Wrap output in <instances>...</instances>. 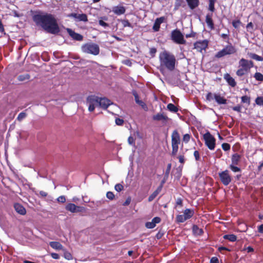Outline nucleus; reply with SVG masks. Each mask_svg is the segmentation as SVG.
<instances>
[{"label":"nucleus","instance_id":"1","mask_svg":"<svg viewBox=\"0 0 263 263\" xmlns=\"http://www.w3.org/2000/svg\"><path fill=\"white\" fill-rule=\"evenodd\" d=\"M35 24L41 27L46 32L51 34H57L60 32V28L54 16L48 13L40 12L32 16Z\"/></svg>","mask_w":263,"mask_h":263},{"label":"nucleus","instance_id":"2","mask_svg":"<svg viewBox=\"0 0 263 263\" xmlns=\"http://www.w3.org/2000/svg\"><path fill=\"white\" fill-rule=\"evenodd\" d=\"M159 59V70L162 73L165 69L173 71L175 69L176 59L173 53L164 50L160 53Z\"/></svg>","mask_w":263,"mask_h":263},{"label":"nucleus","instance_id":"3","mask_svg":"<svg viewBox=\"0 0 263 263\" xmlns=\"http://www.w3.org/2000/svg\"><path fill=\"white\" fill-rule=\"evenodd\" d=\"M209 7L208 10L211 12V13H208L205 16V22L207 26L210 30H214L215 28L214 21L213 20V13L215 12V4L216 0H208Z\"/></svg>","mask_w":263,"mask_h":263},{"label":"nucleus","instance_id":"4","mask_svg":"<svg viewBox=\"0 0 263 263\" xmlns=\"http://www.w3.org/2000/svg\"><path fill=\"white\" fill-rule=\"evenodd\" d=\"M180 142V137L178 132L177 130H174L171 135L172 156L175 157L177 155Z\"/></svg>","mask_w":263,"mask_h":263},{"label":"nucleus","instance_id":"5","mask_svg":"<svg viewBox=\"0 0 263 263\" xmlns=\"http://www.w3.org/2000/svg\"><path fill=\"white\" fill-rule=\"evenodd\" d=\"M237 50L234 46L230 43L229 45L226 46L222 49L217 52L215 55V58L217 59H220L227 55H230L235 53Z\"/></svg>","mask_w":263,"mask_h":263},{"label":"nucleus","instance_id":"6","mask_svg":"<svg viewBox=\"0 0 263 263\" xmlns=\"http://www.w3.org/2000/svg\"><path fill=\"white\" fill-rule=\"evenodd\" d=\"M171 40L177 44H185L186 41L184 39V36L180 30L176 29L171 32Z\"/></svg>","mask_w":263,"mask_h":263},{"label":"nucleus","instance_id":"7","mask_svg":"<svg viewBox=\"0 0 263 263\" xmlns=\"http://www.w3.org/2000/svg\"><path fill=\"white\" fill-rule=\"evenodd\" d=\"M82 50L85 53L95 55H98L100 52L99 47L96 44H85L82 46Z\"/></svg>","mask_w":263,"mask_h":263},{"label":"nucleus","instance_id":"8","mask_svg":"<svg viewBox=\"0 0 263 263\" xmlns=\"http://www.w3.org/2000/svg\"><path fill=\"white\" fill-rule=\"evenodd\" d=\"M203 137L205 145L209 149L213 150L215 148L216 145V139L212 135L209 131H208L203 135Z\"/></svg>","mask_w":263,"mask_h":263},{"label":"nucleus","instance_id":"9","mask_svg":"<svg viewBox=\"0 0 263 263\" xmlns=\"http://www.w3.org/2000/svg\"><path fill=\"white\" fill-rule=\"evenodd\" d=\"M194 214V211L193 210L190 209H186L182 215H178L176 217V222L177 223H182L184 222L187 219L192 218Z\"/></svg>","mask_w":263,"mask_h":263},{"label":"nucleus","instance_id":"10","mask_svg":"<svg viewBox=\"0 0 263 263\" xmlns=\"http://www.w3.org/2000/svg\"><path fill=\"white\" fill-rule=\"evenodd\" d=\"M221 182L225 186L228 185L232 181V177L227 170L218 173Z\"/></svg>","mask_w":263,"mask_h":263},{"label":"nucleus","instance_id":"11","mask_svg":"<svg viewBox=\"0 0 263 263\" xmlns=\"http://www.w3.org/2000/svg\"><path fill=\"white\" fill-rule=\"evenodd\" d=\"M88 105V110L93 111L95 109V106L98 105V97L93 95L89 96L86 100Z\"/></svg>","mask_w":263,"mask_h":263},{"label":"nucleus","instance_id":"12","mask_svg":"<svg viewBox=\"0 0 263 263\" xmlns=\"http://www.w3.org/2000/svg\"><path fill=\"white\" fill-rule=\"evenodd\" d=\"M239 66L249 72L250 69L254 66V63L252 61L242 58L239 61Z\"/></svg>","mask_w":263,"mask_h":263},{"label":"nucleus","instance_id":"13","mask_svg":"<svg viewBox=\"0 0 263 263\" xmlns=\"http://www.w3.org/2000/svg\"><path fill=\"white\" fill-rule=\"evenodd\" d=\"M194 48L197 51L201 52L203 50H205L208 46V41L206 40L197 41L194 44Z\"/></svg>","mask_w":263,"mask_h":263},{"label":"nucleus","instance_id":"14","mask_svg":"<svg viewBox=\"0 0 263 263\" xmlns=\"http://www.w3.org/2000/svg\"><path fill=\"white\" fill-rule=\"evenodd\" d=\"M111 104V101L105 98H99L98 97V105L103 109H106Z\"/></svg>","mask_w":263,"mask_h":263},{"label":"nucleus","instance_id":"15","mask_svg":"<svg viewBox=\"0 0 263 263\" xmlns=\"http://www.w3.org/2000/svg\"><path fill=\"white\" fill-rule=\"evenodd\" d=\"M67 31L69 35L74 40L78 41H81L83 40V36L78 33L75 32L71 29L67 28Z\"/></svg>","mask_w":263,"mask_h":263},{"label":"nucleus","instance_id":"16","mask_svg":"<svg viewBox=\"0 0 263 263\" xmlns=\"http://www.w3.org/2000/svg\"><path fill=\"white\" fill-rule=\"evenodd\" d=\"M112 11L117 15H121L125 13L126 8L123 6L118 5L112 7Z\"/></svg>","mask_w":263,"mask_h":263},{"label":"nucleus","instance_id":"17","mask_svg":"<svg viewBox=\"0 0 263 263\" xmlns=\"http://www.w3.org/2000/svg\"><path fill=\"white\" fill-rule=\"evenodd\" d=\"M161 218L159 217H155L150 222H147L145 223V227L148 229H153L155 228L156 224L161 222Z\"/></svg>","mask_w":263,"mask_h":263},{"label":"nucleus","instance_id":"18","mask_svg":"<svg viewBox=\"0 0 263 263\" xmlns=\"http://www.w3.org/2000/svg\"><path fill=\"white\" fill-rule=\"evenodd\" d=\"M164 20L165 17L164 16H161L156 19L153 27V29L154 31L157 32L159 30L160 25L164 22Z\"/></svg>","mask_w":263,"mask_h":263},{"label":"nucleus","instance_id":"19","mask_svg":"<svg viewBox=\"0 0 263 263\" xmlns=\"http://www.w3.org/2000/svg\"><path fill=\"white\" fill-rule=\"evenodd\" d=\"M69 16L77 18L79 21H83L84 22L88 21L87 16L84 13L78 14L75 13H72L69 15Z\"/></svg>","mask_w":263,"mask_h":263},{"label":"nucleus","instance_id":"20","mask_svg":"<svg viewBox=\"0 0 263 263\" xmlns=\"http://www.w3.org/2000/svg\"><path fill=\"white\" fill-rule=\"evenodd\" d=\"M14 208L16 212L20 215H24L26 213V210L25 208L20 203H15L14 204Z\"/></svg>","mask_w":263,"mask_h":263},{"label":"nucleus","instance_id":"21","mask_svg":"<svg viewBox=\"0 0 263 263\" xmlns=\"http://www.w3.org/2000/svg\"><path fill=\"white\" fill-rule=\"evenodd\" d=\"M224 79L229 85L232 87H234L236 85V82L234 78H233L230 74L226 73L224 75Z\"/></svg>","mask_w":263,"mask_h":263},{"label":"nucleus","instance_id":"22","mask_svg":"<svg viewBox=\"0 0 263 263\" xmlns=\"http://www.w3.org/2000/svg\"><path fill=\"white\" fill-rule=\"evenodd\" d=\"M189 7L193 10L199 5V0H186Z\"/></svg>","mask_w":263,"mask_h":263},{"label":"nucleus","instance_id":"23","mask_svg":"<svg viewBox=\"0 0 263 263\" xmlns=\"http://www.w3.org/2000/svg\"><path fill=\"white\" fill-rule=\"evenodd\" d=\"M153 119L155 121H166L168 117L163 113H158L153 116Z\"/></svg>","mask_w":263,"mask_h":263},{"label":"nucleus","instance_id":"24","mask_svg":"<svg viewBox=\"0 0 263 263\" xmlns=\"http://www.w3.org/2000/svg\"><path fill=\"white\" fill-rule=\"evenodd\" d=\"M214 99L219 104H225L227 103V99L221 97L219 94H214Z\"/></svg>","mask_w":263,"mask_h":263},{"label":"nucleus","instance_id":"25","mask_svg":"<svg viewBox=\"0 0 263 263\" xmlns=\"http://www.w3.org/2000/svg\"><path fill=\"white\" fill-rule=\"evenodd\" d=\"M50 246L55 250H62L64 249L63 246L58 241H51L49 242Z\"/></svg>","mask_w":263,"mask_h":263},{"label":"nucleus","instance_id":"26","mask_svg":"<svg viewBox=\"0 0 263 263\" xmlns=\"http://www.w3.org/2000/svg\"><path fill=\"white\" fill-rule=\"evenodd\" d=\"M241 158V156L237 153H235L232 156L231 164L238 165Z\"/></svg>","mask_w":263,"mask_h":263},{"label":"nucleus","instance_id":"27","mask_svg":"<svg viewBox=\"0 0 263 263\" xmlns=\"http://www.w3.org/2000/svg\"><path fill=\"white\" fill-rule=\"evenodd\" d=\"M192 230L193 233L197 235H201L203 233V230L199 228L197 225H193Z\"/></svg>","mask_w":263,"mask_h":263},{"label":"nucleus","instance_id":"28","mask_svg":"<svg viewBox=\"0 0 263 263\" xmlns=\"http://www.w3.org/2000/svg\"><path fill=\"white\" fill-rule=\"evenodd\" d=\"M248 55L249 57L257 61H263V58L261 56H259L255 53H252V52H248Z\"/></svg>","mask_w":263,"mask_h":263},{"label":"nucleus","instance_id":"29","mask_svg":"<svg viewBox=\"0 0 263 263\" xmlns=\"http://www.w3.org/2000/svg\"><path fill=\"white\" fill-rule=\"evenodd\" d=\"M76 204H74V203H70L66 205V206H65V209L67 211H69L71 213H76Z\"/></svg>","mask_w":263,"mask_h":263},{"label":"nucleus","instance_id":"30","mask_svg":"<svg viewBox=\"0 0 263 263\" xmlns=\"http://www.w3.org/2000/svg\"><path fill=\"white\" fill-rule=\"evenodd\" d=\"M224 239L229 240L230 241L234 242L237 240V236L234 234H227L223 237Z\"/></svg>","mask_w":263,"mask_h":263},{"label":"nucleus","instance_id":"31","mask_svg":"<svg viewBox=\"0 0 263 263\" xmlns=\"http://www.w3.org/2000/svg\"><path fill=\"white\" fill-rule=\"evenodd\" d=\"M63 251V256L64 257L68 260H72L73 259V257L72 254L68 252L66 249L64 248L62 250Z\"/></svg>","mask_w":263,"mask_h":263},{"label":"nucleus","instance_id":"32","mask_svg":"<svg viewBox=\"0 0 263 263\" xmlns=\"http://www.w3.org/2000/svg\"><path fill=\"white\" fill-rule=\"evenodd\" d=\"M30 78V76L28 74H20L17 77V80L20 82L28 80Z\"/></svg>","mask_w":263,"mask_h":263},{"label":"nucleus","instance_id":"33","mask_svg":"<svg viewBox=\"0 0 263 263\" xmlns=\"http://www.w3.org/2000/svg\"><path fill=\"white\" fill-rule=\"evenodd\" d=\"M248 72L249 71L241 67L236 71V74L238 77H242Z\"/></svg>","mask_w":263,"mask_h":263},{"label":"nucleus","instance_id":"34","mask_svg":"<svg viewBox=\"0 0 263 263\" xmlns=\"http://www.w3.org/2000/svg\"><path fill=\"white\" fill-rule=\"evenodd\" d=\"M167 108L170 111H172L173 112H176L178 110V108L172 103H169L167 105Z\"/></svg>","mask_w":263,"mask_h":263},{"label":"nucleus","instance_id":"35","mask_svg":"<svg viewBox=\"0 0 263 263\" xmlns=\"http://www.w3.org/2000/svg\"><path fill=\"white\" fill-rule=\"evenodd\" d=\"M254 77L256 80L262 82L263 81V74L260 72H256L254 75Z\"/></svg>","mask_w":263,"mask_h":263},{"label":"nucleus","instance_id":"36","mask_svg":"<svg viewBox=\"0 0 263 263\" xmlns=\"http://www.w3.org/2000/svg\"><path fill=\"white\" fill-rule=\"evenodd\" d=\"M241 102L243 103H247L248 105L250 104V97L247 96H243L241 98Z\"/></svg>","mask_w":263,"mask_h":263},{"label":"nucleus","instance_id":"37","mask_svg":"<svg viewBox=\"0 0 263 263\" xmlns=\"http://www.w3.org/2000/svg\"><path fill=\"white\" fill-rule=\"evenodd\" d=\"M232 24L234 28L237 29L241 24V22L239 20H234L232 21Z\"/></svg>","mask_w":263,"mask_h":263},{"label":"nucleus","instance_id":"38","mask_svg":"<svg viewBox=\"0 0 263 263\" xmlns=\"http://www.w3.org/2000/svg\"><path fill=\"white\" fill-rule=\"evenodd\" d=\"M121 22L122 24V25L124 27H132V24L129 23L128 20H121Z\"/></svg>","mask_w":263,"mask_h":263},{"label":"nucleus","instance_id":"39","mask_svg":"<svg viewBox=\"0 0 263 263\" xmlns=\"http://www.w3.org/2000/svg\"><path fill=\"white\" fill-rule=\"evenodd\" d=\"M137 104L140 105L145 111H147L148 110L147 105L142 100L139 101Z\"/></svg>","mask_w":263,"mask_h":263},{"label":"nucleus","instance_id":"40","mask_svg":"<svg viewBox=\"0 0 263 263\" xmlns=\"http://www.w3.org/2000/svg\"><path fill=\"white\" fill-rule=\"evenodd\" d=\"M27 116V114L25 112H21L20 113L17 117V120L19 121H21Z\"/></svg>","mask_w":263,"mask_h":263},{"label":"nucleus","instance_id":"41","mask_svg":"<svg viewBox=\"0 0 263 263\" xmlns=\"http://www.w3.org/2000/svg\"><path fill=\"white\" fill-rule=\"evenodd\" d=\"M222 148L224 151H228L230 149L231 145L228 143H223L221 145Z\"/></svg>","mask_w":263,"mask_h":263},{"label":"nucleus","instance_id":"42","mask_svg":"<svg viewBox=\"0 0 263 263\" xmlns=\"http://www.w3.org/2000/svg\"><path fill=\"white\" fill-rule=\"evenodd\" d=\"M157 191H155L148 198V201H152L153 200L156 196L158 195Z\"/></svg>","mask_w":263,"mask_h":263},{"label":"nucleus","instance_id":"43","mask_svg":"<svg viewBox=\"0 0 263 263\" xmlns=\"http://www.w3.org/2000/svg\"><path fill=\"white\" fill-rule=\"evenodd\" d=\"M235 165V164H231L230 165V169L234 172H241V169L239 167Z\"/></svg>","mask_w":263,"mask_h":263},{"label":"nucleus","instance_id":"44","mask_svg":"<svg viewBox=\"0 0 263 263\" xmlns=\"http://www.w3.org/2000/svg\"><path fill=\"white\" fill-rule=\"evenodd\" d=\"M190 138L191 135L189 134H186L183 135L182 140L185 143H187L189 142Z\"/></svg>","mask_w":263,"mask_h":263},{"label":"nucleus","instance_id":"45","mask_svg":"<svg viewBox=\"0 0 263 263\" xmlns=\"http://www.w3.org/2000/svg\"><path fill=\"white\" fill-rule=\"evenodd\" d=\"M124 189L123 185L120 183H118L115 185V189L117 192H119L122 191Z\"/></svg>","mask_w":263,"mask_h":263},{"label":"nucleus","instance_id":"46","mask_svg":"<svg viewBox=\"0 0 263 263\" xmlns=\"http://www.w3.org/2000/svg\"><path fill=\"white\" fill-rule=\"evenodd\" d=\"M177 158L178 159L179 162L181 164H184L185 163V159L184 153L182 155H179Z\"/></svg>","mask_w":263,"mask_h":263},{"label":"nucleus","instance_id":"47","mask_svg":"<svg viewBox=\"0 0 263 263\" xmlns=\"http://www.w3.org/2000/svg\"><path fill=\"white\" fill-rule=\"evenodd\" d=\"M171 166H172L171 163H168L167 165V168L165 171V175H164L166 177H168L169 174L170 173V171L171 169Z\"/></svg>","mask_w":263,"mask_h":263},{"label":"nucleus","instance_id":"48","mask_svg":"<svg viewBox=\"0 0 263 263\" xmlns=\"http://www.w3.org/2000/svg\"><path fill=\"white\" fill-rule=\"evenodd\" d=\"M157 52V49L155 47L150 48L149 54L152 58H154L155 56L156 53Z\"/></svg>","mask_w":263,"mask_h":263},{"label":"nucleus","instance_id":"49","mask_svg":"<svg viewBox=\"0 0 263 263\" xmlns=\"http://www.w3.org/2000/svg\"><path fill=\"white\" fill-rule=\"evenodd\" d=\"M106 197L109 200H113L115 198V195L112 192L109 191L106 193Z\"/></svg>","mask_w":263,"mask_h":263},{"label":"nucleus","instance_id":"50","mask_svg":"<svg viewBox=\"0 0 263 263\" xmlns=\"http://www.w3.org/2000/svg\"><path fill=\"white\" fill-rule=\"evenodd\" d=\"M76 213L84 212L85 211V208L83 206L76 205Z\"/></svg>","mask_w":263,"mask_h":263},{"label":"nucleus","instance_id":"51","mask_svg":"<svg viewBox=\"0 0 263 263\" xmlns=\"http://www.w3.org/2000/svg\"><path fill=\"white\" fill-rule=\"evenodd\" d=\"M214 98V95L212 93V92H209L207 93L206 96V99L209 101H211Z\"/></svg>","mask_w":263,"mask_h":263},{"label":"nucleus","instance_id":"52","mask_svg":"<svg viewBox=\"0 0 263 263\" xmlns=\"http://www.w3.org/2000/svg\"><path fill=\"white\" fill-rule=\"evenodd\" d=\"M116 124L118 125H122L124 123V120L121 118H116L115 120Z\"/></svg>","mask_w":263,"mask_h":263},{"label":"nucleus","instance_id":"53","mask_svg":"<svg viewBox=\"0 0 263 263\" xmlns=\"http://www.w3.org/2000/svg\"><path fill=\"white\" fill-rule=\"evenodd\" d=\"M133 95L134 96L136 103H137L139 101H140L138 94L136 91H133Z\"/></svg>","mask_w":263,"mask_h":263},{"label":"nucleus","instance_id":"54","mask_svg":"<svg viewBox=\"0 0 263 263\" xmlns=\"http://www.w3.org/2000/svg\"><path fill=\"white\" fill-rule=\"evenodd\" d=\"M57 201L59 202H61V203H65V201H66V198H65V197L64 196H60V197H59L58 198H57Z\"/></svg>","mask_w":263,"mask_h":263},{"label":"nucleus","instance_id":"55","mask_svg":"<svg viewBox=\"0 0 263 263\" xmlns=\"http://www.w3.org/2000/svg\"><path fill=\"white\" fill-rule=\"evenodd\" d=\"M128 142L130 145H135V139L132 136H129L128 138Z\"/></svg>","mask_w":263,"mask_h":263},{"label":"nucleus","instance_id":"56","mask_svg":"<svg viewBox=\"0 0 263 263\" xmlns=\"http://www.w3.org/2000/svg\"><path fill=\"white\" fill-rule=\"evenodd\" d=\"M194 156L195 160L196 161H199L200 160V154L198 151H195L194 152Z\"/></svg>","mask_w":263,"mask_h":263},{"label":"nucleus","instance_id":"57","mask_svg":"<svg viewBox=\"0 0 263 263\" xmlns=\"http://www.w3.org/2000/svg\"><path fill=\"white\" fill-rule=\"evenodd\" d=\"M232 109L234 111L240 112L241 111V106L240 105H237L232 107Z\"/></svg>","mask_w":263,"mask_h":263},{"label":"nucleus","instance_id":"58","mask_svg":"<svg viewBox=\"0 0 263 263\" xmlns=\"http://www.w3.org/2000/svg\"><path fill=\"white\" fill-rule=\"evenodd\" d=\"M99 24L100 25H101L104 27H108V26H109L107 23L104 22L103 20H99Z\"/></svg>","mask_w":263,"mask_h":263},{"label":"nucleus","instance_id":"59","mask_svg":"<svg viewBox=\"0 0 263 263\" xmlns=\"http://www.w3.org/2000/svg\"><path fill=\"white\" fill-rule=\"evenodd\" d=\"M52 258L55 259H59L60 258V256L58 254L56 253H51L50 254Z\"/></svg>","mask_w":263,"mask_h":263},{"label":"nucleus","instance_id":"60","mask_svg":"<svg viewBox=\"0 0 263 263\" xmlns=\"http://www.w3.org/2000/svg\"><path fill=\"white\" fill-rule=\"evenodd\" d=\"M196 35V32H192L191 33H190L189 34H186L185 35V37L186 38L194 37H195Z\"/></svg>","mask_w":263,"mask_h":263},{"label":"nucleus","instance_id":"61","mask_svg":"<svg viewBox=\"0 0 263 263\" xmlns=\"http://www.w3.org/2000/svg\"><path fill=\"white\" fill-rule=\"evenodd\" d=\"M210 263H219V260L217 257H213L211 259Z\"/></svg>","mask_w":263,"mask_h":263},{"label":"nucleus","instance_id":"62","mask_svg":"<svg viewBox=\"0 0 263 263\" xmlns=\"http://www.w3.org/2000/svg\"><path fill=\"white\" fill-rule=\"evenodd\" d=\"M131 202V198L130 197H128L126 199L125 201L123 203V205L124 206L128 205L130 204Z\"/></svg>","mask_w":263,"mask_h":263},{"label":"nucleus","instance_id":"63","mask_svg":"<svg viewBox=\"0 0 263 263\" xmlns=\"http://www.w3.org/2000/svg\"><path fill=\"white\" fill-rule=\"evenodd\" d=\"M217 157L220 158L222 156V152L220 149H217L216 152Z\"/></svg>","mask_w":263,"mask_h":263},{"label":"nucleus","instance_id":"64","mask_svg":"<svg viewBox=\"0 0 263 263\" xmlns=\"http://www.w3.org/2000/svg\"><path fill=\"white\" fill-rule=\"evenodd\" d=\"M258 231L260 233L263 234V224L258 227Z\"/></svg>","mask_w":263,"mask_h":263}]
</instances>
